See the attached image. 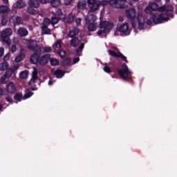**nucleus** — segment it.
Masks as SVG:
<instances>
[{
    "instance_id": "nucleus-8",
    "label": "nucleus",
    "mask_w": 177,
    "mask_h": 177,
    "mask_svg": "<svg viewBox=\"0 0 177 177\" xmlns=\"http://www.w3.org/2000/svg\"><path fill=\"white\" fill-rule=\"evenodd\" d=\"M108 52H109V54L113 57H120L122 58V60H124V62H128V61H127V57L124 56V55L120 53V50L114 51L113 50H109Z\"/></svg>"
},
{
    "instance_id": "nucleus-12",
    "label": "nucleus",
    "mask_w": 177,
    "mask_h": 177,
    "mask_svg": "<svg viewBox=\"0 0 177 177\" xmlns=\"http://www.w3.org/2000/svg\"><path fill=\"white\" fill-rule=\"evenodd\" d=\"M126 17H127V19H135V17H136V10L134 8L126 10Z\"/></svg>"
},
{
    "instance_id": "nucleus-19",
    "label": "nucleus",
    "mask_w": 177,
    "mask_h": 177,
    "mask_svg": "<svg viewBox=\"0 0 177 177\" xmlns=\"http://www.w3.org/2000/svg\"><path fill=\"white\" fill-rule=\"evenodd\" d=\"M11 20L13 21V24H15V26H19L20 24H23V19H21V17H11Z\"/></svg>"
},
{
    "instance_id": "nucleus-43",
    "label": "nucleus",
    "mask_w": 177,
    "mask_h": 177,
    "mask_svg": "<svg viewBox=\"0 0 177 177\" xmlns=\"http://www.w3.org/2000/svg\"><path fill=\"white\" fill-rule=\"evenodd\" d=\"M50 24V19H44L43 21V27H48Z\"/></svg>"
},
{
    "instance_id": "nucleus-5",
    "label": "nucleus",
    "mask_w": 177,
    "mask_h": 177,
    "mask_svg": "<svg viewBox=\"0 0 177 177\" xmlns=\"http://www.w3.org/2000/svg\"><path fill=\"white\" fill-rule=\"evenodd\" d=\"M153 21L155 24H160V23H162V21H168V15L167 14L154 15Z\"/></svg>"
},
{
    "instance_id": "nucleus-53",
    "label": "nucleus",
    "mask_w": 177,
    "mask_h": 177,
    "mask_svg": "<svg viewBox=\"0 0 177 177\" xmlns=\"http://www.w3.org/2000/svg\"><path fill=\"white\" fill-rule=\"evenodd\" d=\"M158 10L159 12H164V10L167 11V6H163L162 7H160L159 8H158Z\"/></svg>"
},
{
    "instance_id": "nucleus-16",
    "label": "nucleus",
    "mask_w": 177,
    "mask_h": 177,
    "mask_svg": "<svg viewBox=\"0 0 177 177\" xmlns=\"http://www.w3.org/2000/svg\"><path fill=\"white\" fill-rule=\"evenodd\" d=\"M17 35H19V37H27V35H28V30L23 27L19 28L17 30Z\"/></svg>"
},
{
    "instance_id": "nucleus-36",
    "label": "nucleus",
    "mask_w": 177,
    "mask_h": 177,
    "mask_svg": "<svg viewBox=\"0 0 177 177\" xmlns=\"http://www.w3.org/2000/svg\"><path fill=\"white\" fill-rule=\"evenodd\" d=\"M28 12L30 15H32L33 16H35V15H37V10L34 9V7L28 8Z\"/></svg>"
},
{
    "instance_id": "nucleus-4",
    "label": "nucleus",
    "mask_w": 177,
    "mask_h": 177,
    "mask_svg": "<svg viewBox=\"0 0 177 177\" xmlns=\"http://www.w3.org/2000/svg\"><path fill=\"white\" fill-rule=\"evenodd\" d=\"M138 28L139 30H143L145 28V24H147L148 26H151V21L147 20V22L145 21V16L142 13L138 14Z\"/></svg>"
},
{
    "instance_id": "nucleus-27",
    "label": "nucleus",
    "mask_w": 177,
    "mask_h": 177,
    "mask_svg": "<svg viewBox=\"0 0 177 177\" xmlns=\"http://www.w3.org/2000/svg\"><path fill=\"white\" fill-rule=\"evenodd\" d=\"M54 74L57 77V78H62V77L64 75V71L60 69H58L54 72Z\"/></svg>"
},
{
    "instance_id": "nucleus-60",
    "label": "nucleus",
    "mask_w": 177,
    "mask_h": 177,
    "mask_svg": "<svg viewBox=\"0 0 177 177\" xmlns=\"http://www.w3.org/2000/svg\"><path fill=\"white\" fill-rule=\"evenodd\" d=\"M10 57V55L7 54L4 57L3 59L5 60V62H6L7 60H9V58Z\"/></svg>"
},
{
    "instance_id": "nucleus-33",
    "label": "nucleus",
    "mask_w": 177,
    "mask_h": 177,
    "mask_svg": "<svg viewBox=\"0 0 177 177\" xmlns=\"http://www.w3.org/2000/svg\"><path fill=\"white\" fill-rule=\"evenodd\" d=\"M41 29L42 34H50V29H49L48 26H41Z\"/></svg>"
},
{
    "instance_id": "nucleus-15",
    "label": "nucleus",
    "mask_w": 177,
    "mask_h": 177,
    "mask_svg": "<svg viewBox=\"0 0 177 177\" xmlns=\"http://www.w3.org/2000/svg\"><path fill=\"white\" fill-rule=\"evenodd\" d=\"M86 0H80L77 3V8L78 10H84L86 8Z\"/></svg>"
},
{
    "instance_id": "nucleus-41",
    "label": "nucleus",
    "mask_w": 177,
    "mask_h": 177,
    "mask_svg": "<svg viewBox=\"0 0 177 177\" xmlns=\"http://www.w3.org/2000/svg\"><path fill=\"white\" fill-rule=\"evenodd\" d=\"M149 7L151 8V9H152L153 11H156L157 10V9H158V6L156 3H151L149 5Z\"/></svg>"
},
{
    "instance_id": "nucleus-57",
    "label": "nucleus",
    "mask_w": 177,
    "mask_h": 177,
    "mask_svg": "<svg viewBox=\"0 0 177 177\" xmlns=\"http://www.w3.org/2000/svg\"><path fill=\"white\" fill-rule=\"evenodd\" d=\"M81 18H77L75 19V23L77 24V26H81Z\"/></svg>"
},
{
    "instance_id": "nucleus-3",
    "label": "nucleus",
    "mask_w": 177,
    "mask_h": 177,
    "mask_svg": "<svg viewBox=\"0 0 177 177\" xmlns=\"http://www.w3.org/2000/svg\"><path fill=\"white\" fill-rule=\"evenodd\" d=\"M109 3L112 8H116V9H124L128 6V2L125 0H110Z\"/></svg>"
},
{
    "instance_id": "nucleus-50",
    "label": "nucleus",
    "mask_w": 177,
    "mask_h": 177,
    "mask_svg": "<svg viewBox=\"0 0 177 177\" xmlns=\"http://www.w3.org/2000/svg\"><path fill=\"white\" fill-rule=\"evenodd\" d=\"M145 12L147 13L148 15H150V13H151V12H153L152 9L151 8V7L147 6L146 8H145Z\"/></svg>"
},
{
    "instance_id": "nucleus-47",
    "label": "nucleus",
    "mask_w": 177,
    "mask_h": 177,
    "mask_svg": "<svg viewBox=\"0 0 177 177\" xmlns=\"http://www.w3.org/2000/svg\"><path fill=\"white\" fill-rule=\"evenodd\" d=\"M58 55L60 57H66V51L64 50H61L58 52Z\"/></svg>"
},
{
    "instance_id": "nucleus-39",
    "label": "nucleus",
    "mask_w": 177,
    "mask_h": 177,
    "mask_svg": "<svg viewBox=\"0 0 177 177\" xmlns=\"http://www.w3.org/2000/svg\"><path fill=\"white\" fill-rule=\"evenodd\" d=\"M75 17V15L73 13L69 14L68 20H67L68 23H73V21H74Z\"/></svg>"
},
{
    "instance_id": "nucleus-37",
    "label": "nucleus",
    "mask_w": 177,
    "mask_h": 177,
    "mask_svg": "<svg viewBox=\"0 0 177 177\" xmlns=\"http://www.w3.org/2000/svg\"><path fill=\"white\" fill-rule=\"evenodd\" d=\"M34 95L32 92L28 91V89H26V93H25L23 99H28V97H31V96Z\"/></svg>"
},
{
    "instance_id": "nucleus-46",
    "label": "nucleus",
    "mask_w": 177,
    "mask_h": 177,
    "mask_svg": "<svg viewBox=\"0 0 177 177\" xmlns=\"http://www.w3.org/2000/svg\"><path fill=\"white\" fill-rule=\"evenodd\" d=\"M19 67H20V64H13L12 65V68H11V70H12V72L15 73V71H17Z\"/></svg>"
},
{
    "instance_id": "nucleus-14",
    "label": "nucleus",
    "mask_w": 177,
    "mask_h": 177,
    "mask_svg": "<svg viewBox=\"0 0 177 177\" xmlns=\"http://www.w3.org/2000/svg\"><path fill=\"white\" fill-rule=\"evenodd\" d=\"M85 22L86 24H88L90 23H96V20H97V17L95 15H90L85 17Z\"/></svg>"
},
{
    "instance_id": "nucleus-62",
    "label": "nucleus",
    "mask_w": 177,
    "mask_h": 177,
    "mask_svg": "<svg viewBox=\"0 0 177 177\" xmlns=\"http://www.w3.org/2000/svg\"><path fill=\"white\" fill-rule=\"evenodd\" d=\"M6 100H7V102H9L10 103H12V97H7L6 98Z\"/></svg>"
},
{
    "instance_id": "nucleus-54",
    "label": "nucleus",
    "mask_w": 177,
    "mask_h": 177,
    "mask_svg": "<svg viewBox=\"0 0 177 177\" xmlns=\"http://www.w3.org/2000/svg\"><path fill=\"white\" fill-rule=\"evenodd\" d=\"M71 2H73V0H64V5L66 6H68V5H71Z\"/></svg>"
},
{
    "instance_id": "nucleus-42",
    "label": "nucleus",
    "mask_w": 177,
    "mask_h": 177,
    "mask_svg": "<svg viewBox=\"0 0 177 177\" xmlns=\"http://www.w3.org/2000/svg\"><path fill=\"white\" fill-rule=\"evenodd\" d=\"M9 81V79L6 77V75H3L1 78V84H6Z\"/></svg>"
},
{
    "instance_id": "nucleus-51",
    "label": "nucleus",
    "mask_w": 177,
    "mask_h": 177,
    "mask_svg": "<svg viewBox=\"0 0 177 177\" xmlns=\"http://www.w3.org/2000/svg\"><path fill=\"white\" fill-rule=\"evenodd\" d=\"M96 0H87V3L88 5V6H90L91 5H93L94 3H96Z\"/></svg>"
},
{
    "instance_id": "nucleus-49",
    "label": "nucleus",
    "mask_w": 177,
    "mask_h": 177,
    "mask_svg": "<svg viewBox=\"0 0 177 177\" xmlns=\"http://www.w3.org/2000/svg\"><path fill=\"white\" fill-rule=\"evenodd\" d=\"M1 26H6V24H8V19H6V17H3L1 19Z\"/></svg>"
},
{
    "instance_id": "nucleus-28",
    "label": "nucleus",
    "mask_w": 177,
    "mask_h": 177,
    "mask_svg": "<svg viewBox=\"0 0 177 177\" xmlns=\"http://www.w3.org/2000/svg\"><path fill=\"white\" fill-rule=\"evenodd\" d=\"M28 77V71H21L20 73H19V78H21V80H26L27 79V77Z\"/></svg>"
},
{
    "instance_id": "nucleus-38",
    "label": "nucleus",
    "mask_w": 177,
    "mask_h": 177,
    "mask_svg": "<svg viewBox=\"0 0 177 177\" xmlns=\"http://www.w3.org/2000/svg\"><path fill=\"white\" fill-rule=\"evenodd\" d=\"M62 41L60 40H57L53 44V47L57 49H60L62 48Z\"/></svg>"
},
{
    "instance_id": "nucleus-9",
    "label": "nucleus",
    "mask_w": 177,
    "mask_h": 177,
    "mask_svg": "<svg viewBox=\"0 0 177 177\" xmlns=\"http://www.w3.org/2000/svg\"><path fill=\"white\" fill-rule=\"evenodd\" d=\"M50 59V55L46 54L39 58V64L41 66H45V64H48V62Z\"/></svg>"
},
{
    "instance_id": "nucleus-61",
    "label": "nucleus",
    "mask_w": 177,
    "mask_h": 177,
    "mask_svg": "<svg viewBox=\"0 0 177 177\" xmlns=\"http://www.w3.org/2000/svg\"><path fill=\"white\" fill-rule=\"evenodd\" d=\"M78 62H80V58L79 57L75 58L73 59V62L72 63V64H75V63H78Z\"/></svg>"
},
{
    "instance_id": "nucleus-58",
    "label": "nucleus",
    "mask_w": 177,
    "mask_h": 177,
    "mask_svg": "<svg viewBox=\"0 0 177 177\" xmlns=\"http://www.w3.org/2000/svg\"><path fill=\"white\" fill-rule=\"evenodd\" d=\"M3 52H5V48L0 47V57L3 56Z\"/></svg>"
},
{
    "instance_id": "nucleus-6",
    "label": "nucleus",
    "mask_w": 177,
    "mask_h": 177,
    "mask_svg": "<svg viewBox=\"0 0 177 177\" xmlns=\"http://www.w3.org/2000/svg\"><path fill=\"white\" fill-rule=\"evenodd\" d=\"M26 46L30 50H35V52H41V47L37 44V41L34 40H28L26 42Z\"/></svg>"
},
{
    "instance_id": "nucleus-11",
    "label": "nucleus",
    "mask_w": 177,
    "mask_h": 177,
    "mask_svg": "<svg viewBox=\"0 0 177 177\" xmlns=\"http://www.w3.org/2000/svg\"><path fill=\"white\" fill-rule=\"evenodd\" d=\"M39 55H41V51H35V53L31 55L30 62L32 64L39 63Z\"/></svg>"
},
{
    "instance_id": "nucleus-40",
    "label": "nucleus",
    "mask_w": 177,
    "mask_h": 177,
    "mask_svg": "<svg viewBox=\"0 0 177 177\" xmlns=\"http://www.w3.org/2000/svg\"><path fill=\"white\" fill-rule=\"evenodd\" d=\"M62 64L64 66H71V64H73V63H71V59L68 58L65 59L64 61H63Z\"/></svg>"
},
{
    "instance_id": "nucleus-22",
    "label": "nucleus",
    "mask_w": 177,
    "mask_h": 177,
    "mask_svg": "<svg viewBox=\"0 0 177 177\" xmlns=\"http://www.w3.org/2000/svg\"><path fill=\"white\" fill-rule=\"evenodd\" d=\"M12 41L15 42V44H12L11 46V52L12 53H15V52H16V50H17V46L16 45L19 42V40L17 39V37H14Z\"/></svg>"
},
{
    "instance_id": "nucleus-25",
    "label": "nucleus",
    "mask_w": 177,
    "mask_h": 177,
    "mask_svg": "<svg viewBox=\"0 0 177 177\" xmlns=\"http://www.w3.org/2000/svg\"><path fill=\"white\" fill-rule=\"evenodd\" d=\"M8 67H9V64H8V62H0V71H5V70H8Z\"/></svg>"
},
{
    "instance_id": "nucleus-1",
    "label": "nucleus",
    "mask_w": 177,
    "mask_h": 177,
    "mask_svg": "<svg viewBox=\"0 0 177 177\" xmlns=\"http://www.w3.org/2000/svg\"><path fill=\"white\" fill-rule=\"evenodd\" d=\"M13 34V30L10 28H6L0 32V41L3 44H6L8 46H10V38L9 37L12 36Z\"/></svg>"
},
{
    "instance_id": "nucleus-18",
    "label": "nucleus",
    "mask_w": 177,
    "mask_h": 177,
    "mask_svg": "<svg viewBox=\"0 0 177 177\" xmlns=\"http://www.w3.org/2000/svg\"><path fill=\"white\" fill-rule=\"evenodd\" d=\"M80 32V30L77 28H73L70 30L68 33V37L70 38H75V37Z\"/></svg>"
},
{
    "instance_id": "nucleus-13",
    "label": "nucleus",
    "mask_w": 177,
    "mask_h": 177,
    "mask_svg": "<svg viewBox=\"0 0 177 177\" xmlns=\"http://www.w3.org/2000/svg\"><path fill=\"white\" fill-rule=\"evenodd\" d=\"M6 91L8 93H10L11 95L16 92V86H15V83L10 82L6 85Z\"/></svg>"
},
{
    "instance_id": "nucleus-44",
    "label": "nucleus",
    "mask_w": 177,
    "mask_h": 177,
    "mask_svg": "<svg viewBox=\"0 0 177 177\" xmlns=\"http://www.w3.org/2000/svg\"><path fill=\"white\" fill-rule=\"evenodd\" d=\"M59 20H60V18L54 17H52L51 23L52 24H57Z\"/></svg>"
},
{
    "instance_id": "nucleus-7",
    "label": "nucleus",
    "mask_w": 177,
    "mask_h": 177,
    "mask_svg": "<svg viewBox=\"0 0 177 177\" xmlns=\"http://www.w3.org/2000/svg\"><path fill=\"white\" fill-rule=\"evenodd\" d=\"M118 73L122 78H127L130 73L129 70H128V66L125 64H122V68L118 71Z\"/></svg>"
},
{
    "instance_id": "nucleus-34",
    "label": "nucleus",
    "mask_w": 177,
    "mask_h": 177,
    "mask_svg": "<svg viewBox=\"0 0 177 177\" xmlns=\"http://www.w3.org/2000/svg\"><path fill=\"white\" fill-rule=\"evenodd\" d=\"M50 63L51 66H59V60L56 58H50Z\"/></svg>"
},
{
    "instance_id": "nucleus-26",
    "label": "nucleus",
    "mask_w": 177,
    "mask_h": 177,
    "mask_svg": "<svg viewBox=\"0 0 177 177\" xmlns=\"http://www.w3.org/2000/svg\"><path fill=\"white\" fill-rule=\"evenodd\" d=\"M10 9L6 6L1 5L0 6V13H9Z\"/></svg>"
},
{
    "instance_id": "nucleus-63",
    "label": "nucleus",
    "mask_w": 177,
    "mask_h": 177,
    "mask_svg": "<svg viewBox=\"0 0 177 177\" xmlns=\"http://www.w3.org/2000/svg\"><path fill=\"white\" fill-rule=\"evenodd\" d=\"M41 3H48L49 0H39Z\"/></svg>"
},
{
    "instance_id": "nucleus-31",
    "label": "nucleus",
    "mask_w": 177,
    "mask_h": 177,
    "mask_svg": "<svg viewBox=\"0 0 177 177\" xmlns=\"http://www.w3.org/2000/svg\"><path fill=\"white\" fill-rule=\"evenodd\" d=\"M24 57H25L24 54L21 53L15 57V62H16V63H20V62H21L24 59Z\"/></svg>"
},
{
    "instance_id": "nucleus-45",
    "label": "nucleus",
    "mask_w": 177,
    "mask_h": 177,
    "mask_svg": "<svg viewBox=\"0 0 177 177\" xmlns=\"http://www.w3.org/2000/svg\"><path fill=\"white\" fill-rule=\"evenodd\" d=\"M97 2H99L100 6H106V5H107V3H109V1H107L106 0L97 1Z\"/></svg>"
},
{
    "instance_id": "nucleus-2",
    "label": "nucleus",
    "mask_w": 177,
    "mask_h": 177,
    "mask_svg": "<svg viewBox=\"0 0 177 177\" xmlns=\"http://www.w3.org/2000/svg\"><path fill=\"white\" fill-rule=\"evenodd\" d=\"M100 30H99L97 34V35H102L103 32L104 34L107 32H110L111 30H113V27H114V24L113 23L109 22L107 21H101L99 25Z\"/></svg>"
},
{
    "instance_id": "nucleus-10",
    "label": "nucleus",
    "mask_w": 177,
    "mask_h": 177,
    "mask_svg": "<svg viewBox=\"0 0 177 177\" xmlns=\"http://www.w3.org/2000/svg\"><path fill=\"white\" fill-rule=\"evenodd\" d=\"M37 80H38V71L37 70V68L34 67L33 71L32 73V78L28 82V85H32V84H35Z\"/></svg>"
},
{
    "instance_id": "nucleus-59",
    "label": "nucleus",
    "mask_w": 177,
    "mask_h": 177,
    "mask_svg": "<svg viewBox=\"0 0 177 177\" xmlns=\"http://www.w3.org/2000/svg\"><path fill=\"white\" fill-rule=\"evenodd\" d=\"M104 71H105V73H111V70L107 66L104 67Z\"/></svg>"
},
{
    "instance_id": "nucleus-48",
    "label": "nucleus",
    "mask_w": 177,
    "mask_h": 177,
    "mask_svg": "<svg viewBox=\"0 0 177 177\" xmlns=\"http://www.w3.org/2000/svg\"><path fill=\"white\" fill-rule=\"evenodd\" d=\"M15 99L16 100H21V97H23V95L20 93H17L15 95Z\"/></svg>"
},
{
    "instance_id": "nucleus-23",
    "label": "nucleus",
    "mask_w": 177,
    "mask_h": 177,
    "mask_svg": "<svg viewBox=\"0 0 177 177\" xmlns=\"http://www.w3.org/2000/svg\"><path fill=\"white\" fill-rule=\"evenodd\" d=\"M79 44H80V39L77 37H73L71 40V46H73V48L78 46Z\"/></svg>"
},
{
    "instance_id": "nucleus-24",
    "label": "nucleus",
    "mask_w": 177,
    "mask_h": 177,
    "mask_svg": "<svg viewBox=\"0 0 177 177\" xmlns=\"http://www.w3.org/2000/svg\"><path fill=\"white\" fill-rule=\"evenodd\" d=\"M28 4L30 8H38L39 6V3L37 0H29Z\"/></svg>"
},
{
    "instance_id": "nucleus-52",
    "label": "nucleus",
    "mask_w": 177,
    "mask_h": 177,
    "mask_svg": "<svg viewBox=\"0 0 177 177\" xmlns=\"http://www.w3.org/2000/svg\"><path fill=\"white\" fill-rule=\"evenodd\" d=\"M44 50V52H46V53L52 52V47L46 46Z\"/></svg>"
},
{
    "instance_id": "nucleus-56",
    "label": "nucleus",
    "mask_w": 177,
    "mask_h": 177,
    "mask_svg": "<svg viewBox=\"0 0 177 177\" xmlns=\"http://www.w3.org/2000/svg\"><path fill=\"white\" fill-rule=\"evenodd\" d=\"M84 43H82L80 44L79 48L77 50H76V52L78 53V52H80V50H82V49H84Z\"/></svg>"
},
{
    "instance_id": "nucleus-64",
    "label": "nucleus",
    "mask_w": 177,
    "mask_h": 177,
    "mask_svg": "<svg viewBox=\"0 0 177 177\" xmlns=\"http://www.w3.org/2000/svg\"><path fill=\"white\" fill-rule=\"evenodd\" d=\"M3 95V89L2 88H0V97H2Z\"/></svg>"
},
{
    "instance_id": "nucleus-32",
    "label": "nucleus",
    "mask_w": 177,
    "mask_h": 177,
    "mask_svg": "<svg viewBox=\"0 0 177 177\" xmlns=\"http://www.w3.org/2000/svg\"><path fill=\"white\" fill-rule=\"evenodd\" d=\"M16 6L18 8V9H23V8H25L26 6V3L21 0H19L17 1Z\"/></svg>"
},
{
    "instance_id": "nucleus-55",
    "label": "nucleus",
    "mask_w": 177,
    "mask_h": 177,
    "mask_svg": "<svg viewBox=\"0 0 177 177\" xmlns=\"http://www.w3.org/2000/svg\"><path fill=\"white\" fill-rule=\"evenodd\" d=\"M174 10V8L171 6H167L166 7V12H172Z\"/></svg>"
},
{
    "instance_id": "nucleus-29",
    "label": "nucleus",
    "mask_w": 177,
    "mask_h": 177,
    "mask_svg": "<svg viewBox=\"0 0 177 177\" xmlns=\"http://www.w3.org/2000/svg\"><path fill=\"white\" fill-rule=\"evenodd\" d=\"M50 4L53 8H57L58 6H60L62 5V2L60 0H52L50 1Z\"/></svg>"
},
{
    "instance_id": "nucleus-20",
    "label": "nucleus",
    "mask_w": 177,
    "mask_h": 177,
    "mask_svg": "<svg viewBox=\"0 0 177 177\" xmlns=\"http://www.w3.org/2000/svg\"><path fill=\"white\" fill-rule=\"evenodd\" d=\"M88 31H95L97 28V23L93 22L90 24H86Z\"/></svg>"
},
{
    "instance_id": "nucleus-30",
    "label": "nucleus",
    "mask_w": 177,
    "mask_h": 177,
    "mask_svg": "<svg viewBox=\"0 0 177 177\" xmlns=\"http://www.w3.org/2000/svg\"><path fill=\"white\" fill-rule=\"evenodd\" d=\"M57 16H58V18H59L60 20H64V19H66V15L63 14V12H62V10L60 9L57 10Z\"/></svg>"
},
{
    "instance_id": "nucleus-21",
    "label": "nucleus",
    "mask_w": 177,
    "mask_h": 177,
    "mask_svg": "<svg viewBox=\"0 0 177 177\" xmlns=\"http://www.w3.org/2000/svg\"><path fill=\"white\" fill-rule=\"evenodd\" d=\"M90 12H96L100 7L99 6V2L97 1L96 3H94V4H91V6H88Z\"/></svg>"
},
{
    "instance_id": "nucleus-17",
    "label": "nucleus",
    "mask_w": 177,
    "mask_h": 177,
    "mask_svg": "<svg viewBox=\"0 0 177 177\" xmlns=\"http://www.w3.org/2000/svg\"><path fill=\"white\" fill-rule=\"evenodd\" d=\"M119 31L120 32H127V34H129V28L128 26V23H124V24H122L119 27Z\"/></svg>"
},
{
    "instance_id": "nucleus-35",
    "label": "nucleus",
    "mask_w": 177,
    "mask_h": 177,
    "mask_svg": "<svg viewBox=\"0 0 177 177\" xmlns=\"http://www.w3.org/2000/svg\"><path fill=\"white\" fill-rule=\"evenodd\" d=\"M5 75L8 79L10 78L12 75H13V70H12V68L8 69L5 73Z\"/></svg>"
}]
</instances>
